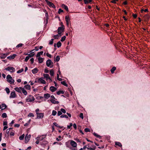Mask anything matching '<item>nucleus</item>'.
<instances>
[{"label": "nucleus", "instance_id": "2f4dec72", "mask_svg": "<svg viewBox=\"0 0 150 150\" xmlns=\"http://www.w3.org/2000/svg\"><path fill=\"white\" fill-rule=\"evenodd\" d=\"M1 116L3 118H4L6 117L7 115L6 113H4L2 114Z\"/></svg>", "mask_w": 150, "mask_h": 150}, {"label": "nucleus", "instance_id": "9d476101", "mask_svg": "<svg viewBox=\"0 0 150 150\" xmlns=\"http://www.w3.org/2000/svg\"><path fill=\"white\" fill-rule=\"evenodd\" d=\"M46 136V135H42V137L41 136H39L36 138V139H37V140L42 141L44 139Z\"/></svg>", "mask_w": 150, "mask_h": 150}, {"label": "nucleus", "instance_id": "4c0bfd02", "mask_svg": "<svg viewBox=\"0 0 150 150\" xmlns=\"http://www.w3.org/2000/svg\"><path fill=\"white\" fill-rule=\"evenodd\" d=\"M60 59V57L59 56H57L55 59L54 60L55 61H56L58 62Z\"/></svg>", "mask_w": 150, "mask_h": 150}, {"label": "nucleus", "instance_id": "de8ad7c7", "mask_svg": "<svg viewBox=\"0 0 150 150\" xmlns=\"http://www.w3.org/2000/svg\"><path fill=\"white\" fill-rule=\"evenodd\" d=\"M73 125V124L72 123H70L69 124V125H67V128L68 129H70L71 127Z\"/></svg>", "mask_w": 150, "mask_h": 150}, {"label": "nucleus", "instance_id": "7ed1b4c3", "mask_svg": "<svg viewBox=\"0 0 150 150\" xmlns=\"http://www.w3.org/2000/svg\"><path fill=\"white\" fill-rule=\"evenodd\" d=\"M46 64L48 67L50 68H52L53 66V63L50 59L47 60L46 62Z\"/></svg>", "mask_w": 150, "mask_h": 150}, {"label": "nucleus", "instance_id": "0eeeda50", "mask_svg": "<svg viewBox=\"0 0 150 150\" xmlns=\"http://www.w3.org/2000/svg\"><path fill=\"white\" fill-rule=\"evenodd\" d=\"M36 114L37 115V118H42L44 116V113H39L36 112Z\"/></svg>", "mask_w": 150, "mask_h": 150}, {"label": "nucleus", "instance_id": "a211bd4d", "mask_svg": "<svg viewBox=\"0 0 150 150\" xmlns=\"http://www.w3.org/2000/svg\"><path fill=\"white\" fill-rule=\"evenodd\" d=\"M62 8H64L67 11H68V8L67 6L64 5V4H62Z\"/></svg>", "mask_w": 150, "mask_h": 150}, {"label": "nucleus", "instance_id": "052dcab7", "mask_svg": "<svg viewBox=\"0 0 150 150\" xmlns=\"http://www.w3.org/2000/svg\"><path fill=\"white\" fill-rule=\"evenodd\" d=\"M46 55H47V56L48 57H50V58H51V57H52V56H51V55L50 54H49V53H47L46 54Z\"/></svg>", "mask_w": 150, "mask_h": 150}, {"label": "nucleus", "instance_id": "c03bdc74", "mask_svg": "<svg viewBox=\"0 0 150 150\" xmlns=\"http://www.w3.org/2000/svg\"><path fill=\"white\" fill-rule=\"evenodd\" d=\"M93 135L98 138H100L101 137L99 135H98L97 134L94 132L93 133Z\"/></svg>", "mask_w": 150, "mask_h": 150}, {"label": "nucleus", "instance_id": "1a4fd4ad", "mask_svg": "<svg viewBox=\"0 0 150 150\" xmlns=\"http://www.w3.org/2000/svg\"><path fill=\"white\" fill-rule=\"evenodd\" d=\"M31 137V135L30 134L28 135H26L25 137V143H27L30 140Z\"/></svg>", "mask_w": 150, "mask_h": 150}, {"label": "nucleus", "instance_id": "a18cd8bd", "mask_svg": "<svg viewBox=\"0 0 150 150\" xmlns=\"http://www.w3.org/2000/svg\"><path fill=\"white\" fill-rule=\"evenodd\" d=\"M34 116L33 114L32 113H29L28 115V116L29 117H34Z\"/></svg>", "mask_w": 150, "mask_h": 150}, {"label": "nucleus", "instance_id": "c85d7f7f", "mask_svg": "<svg viewBox=\"0 0 150 150\" xmlns=\"http://www.w3.org/2000/svg\"><path fill=\"white\" fill-rule=\"evenodd\" d=\"M115 144L117 146H122V145L121 143L119 142H116Z\"/></svg>", "mask_w": 150, "mask_h": 150}, {"label": "nucleus", "instance_id": "0e129e2a", "mask_svg": "<svg viewBox=\"0 0 150 150\" xmlns=\"http://www.w3.org/2000/svg\"><path fill=\"white\" fill-rule=\"evenodd\" d=\"M20 126V125L19 124H15V125H14V126L15 127H19Z\"/></svg>", "mask_w": 150, "mask_h": 150}, {"label": "nucleus", "instance_id": "412c9836", "mask_svg": "<svg viewBox=\"0 0 150 150\" xmlns=\"http://www.w3.org/2000/svg\"><path fill=\"white\" fill-rule=\"evenodd\" d=\"M65 19L66 22H70V18L69 16H66L65 17Z\"/></svg>", "mask_w": 150, "mask_h": 150}, {"label": "nucleus", "instance_id": "c756f323", "mask_svg": "<svg viewBox=\"0 0 150 150\" xmlns=\"http://www.w3.org/2000/svg\"><path fill=\"white\" fill-rule=\"evenodd\" d=\"M144 17L145 18V19L146 20H148L149 19V16L148 15H147V14H146L144 16Z\"/></svg>", "mask_w": 150, "mask_h": 150}, {"label": "nucleus", "instance_id": "39448f33", "mask_svg": "<svg viewBox=\"0 0 150 150\" xmlns=\"http://www.w3.org/2000/svg\"><path fill=\"white\" fill-rule=\"evenodd\" d=\"M64 28L63 26L59 27L58 29V34L59 35H62V33L64 32Z\"/></svg>", "mask_w": 150, "mask_h": 150}, {"label": "nucleus", "instance_id": "6ab92c4d", "mask_svg": "<svg viewBox=\"0 0 150 150\" xmlns=\"http://www.w3.org/2000/svg\"><path fill=\"white\" fill-rule=\"evenodd\" d=\"M50 96V95L48 93H45L44 94V97L46 99H48Z\"/></svg>", "mask_w": 150, "mask_h": 150}, {"label": "nucleus", "instance_id": "ddd939ff", "mask_svg": "<svg viewBox=\"0 0 150 150\" xmlns=\"http://www.w3.org/2000/svg\"><path fill=\"white\" fill-rule=\"evenodd\" d=\"M70 144L73 147H76L77 146L76 143L73 140H71L70 142Z\"/></svg>", "mask_w": 150, "mask_h": 150}, {"label": "nucleus", "instance_id": "37998d69", "mask_svg": "<svg viewBox=\"0 0 150 150\" xmlns=\"http://www.w3.org/2000/svg\"><path fill=\"white\" fill-rule=\"evenodd\" d=\"M57 113V112L56 111L53 110L52 112V115L53 116H55L56 115Z\"/></svg>", "mask_w": 150, "mask_h": 150}, {"label": "nucleus", "instance_id": "864d4df0", "mask_svg": "<svg viewBox=\"0 0 150 150\" xmlns=\"http://www.w3.org/2000/svg\"><path fill=\"white\" fill-rule=\"evenodd\" d=\"M63 12V10H62L60 8L59 9V10L58 11V13L59 14H60L61 13Z\"/></svg>", "mask_w": 150, "mask_h": 150}, {"label": "nucleus", "instance_id": "3c124183", "mask_svg": "<svg viewBox=\"0 0 150 150\" xmlns=\"http://www.w3.org/2000/svg\"><path fill=\"white\" fill-rule=\"evenodd\" d=\"M79 117L82 118V119H83V114L82 113H80L79 115Z\"/></svg>", "mask_w": 150, "mask_h": 150}, {"label": "nucleus", "instance_id": "338daca9", "mask_svg": "<svg viewBox=\"0 0 150 150\" xmlns=\"http://www.w3.org/2000/svg\"><path fill=\"white\" fill-rule=\"evenodd\" d=\"M85 4H88V1L87 0H83Z\"/></svg>", "mask_w": 150, "mask_h": 150}, {"label": "nucleus", "instance_id": "f704fd0d", "mask_svg": "<svg viewBox=\"0 0 150 150\" xmlns=\"http://www.w3.org/2000/svg\"><path fill=\"white\" fill-rule=\"evenodd\" d=\"M60 118H68V117L66 115L64 114V115H61L60 116Z\"/></svg>", "mask_w": 150, "mask_h": 150}, {"label": "nucleus", "instance_id": "dca6fc26", "mask_svg": "<svg viewBox=\"0 0 150 150\" xmlns=\"http://www.w3.org/2000/svg\"><path fill=\"white\" fill-rule=\"evenodd\" d=\"M38 69L37 68H35L32 70V72L33 74H35L38 72Z\"/></svg>", "mask_w": 150, "mask_h": 150}, {"label": "nucleus", "instance_id": "58836bf2", "mask_svg": "<svg viewBox=\"0 0 150 150\" xmlns=\"http://www.w3.org/2000/svg\"><path fill=\"white\" fill-rule=\"evenodd\" d=\"M5 90L6 91V93L8 94H9V93H10V90L9 88H6Z\"/></svg>", "mask_w": 150, "mask_h": 150}, {"label": "nucleus", "instance_id": "f3484780", "mask_svg": "<svg viewBox=\"0 0 150 150\" xmlns=\"http://www.w3.org/2000/svg\"><path fill=\"white\" fill-rule=\"evenodd\" d=\"M45 16H46V24H47L48 22V13L46 12L45 13Z\"/></svg>", "mask_w": 150, "mask_h": 150}, {"label": "nucleus", "instance_id": "473e14b6", "mask_svg": "<svg viewBox=\"0 0 150 150\" xmlns=\"http://www.w3.org/2000/svg\"><path fill=\"white\" fill-rule=\"evenodd\" d=\"M7 107L6 105L5 104H3L2 105V110H3L6 108Z\"/></svg>", "mask_w": 150, "mask_h": 150}, {"label": "nucleus", "instance_id": "7c9ffc66", "mask_svg": "<svg viewBox=\"0 0 150 150\" xmlns=\"http://www.w3.org/2000/svg\"><path fill=\"white\" fill-rule=\"evenodd\" d=\"M28 56L29 57H33V56L34 55V54H33V52H32V53H31L30 54H28Z\"/></svg>", "mask_w": 150, "mask_h": 150}, {"label": "nucleus", "instance_id": "6e6552de", "mask_svg": "<svg viewBox=\"0 0 150 150\" xmlns=\"http://www.w3.org/2000/svg\"><path fill=\"white\" fill-rule=\"evenodd\" d=\"M38 82L42 84H45L46 83L45 81L42 78H40L38 79Z\"/></svg>", "mask_w": 150, "mask_h": 150}, {"label": "nucleus", "instance_id": "5fc2aeb1", "mask_svg": "<svg viewBox=\"0 0 150 150\" xmlns=\"http://www.w3.org/2000/svg\"><path fill=\"white\" fill-rule=\"evenodd\" d=\"M29 59V57L28 56H27L25 57V62H27L28 60Z\"/></svg>", "mask_w": 150, "mask_h": 150}, {"label": "nucleus", "instance_id": "5701e85b", "mask_svg": "<svg viewBox=\"0 0 150 150\" xmlns=\"http://www.w3.org/2000/svg\"><path fill=\"white\" fill-rule=\"evenodd\" d=\"M62 35H59L58 34L57 35H54V38L55 39H58L59 37H60Z\"/></svg>", "mask_w": 150, "mask_h": 150}, {"label": "nucleus", "instance_id": "72a5a7b5", "mask_svg": "<svg viewBox=\"0 0 150 150\" xmlns=\"http://www.w3.org/2000/svg\"><path fill=\"white\" fill-rule=\"evenodd\" d=\"M50 74L51 76H53L54 74V71L53 69H51L50 71Z\"/></svg>", "mask_w": 150, "mask_h": 150}, {"label": "nucleus", "instance_id": "774afa93", "mask_svg": "<svg viewBox=\"0 0 150 150\" xmlns=\"http://www.w3.org/2000/svg\"><path fill=\"white\" fill-rule=\"evenodd\" d=\"M45 72V73H48L49 72V71L47 69H45L44 71Z\"/></svg>", "mask_w": 150, "mask_h": 150}, {"label": "nucleus", "instance_id": "aec40b11", "mask_svg": "<svg viewBox=\"0 0 150 150\" xmlns=\"http://www.w3.org/2000/svg\"><path fill=\"white\" fill-rule=\"evenodd\" d=\"M50 101L53 104H58L59 103V102L55 100L54 99L50 100Z\"/></svg>", "mask_w": 150, "mask_h": 150}, {"label": "nucleus", "instance_id": "ea45409f", "mask_svg": "<svg viewBox=\"0 0 150 150\" xmlns=\"http://www.w3.org/2000/svg\"><path fill=\"white\" fill-rule=\"evenodd\" d=\"M57 46L58 47H59L61 46L62 44L60 41H59L57 43Z\"/></svg>", "mask_w": 150, "mask_h": 150}, {"label": "nucleus", "instance_id": "49530a36", "mask_svg": "<svg viewBox=\"0 0 150 150\" xmlns=\"http://www.w3.org/2000/svg\"><path fill=\"white\" fill-rule=\"evenodd\" d=\"M61 112H63V113H66V111L65 109L63 108H61L60 110Z\"/></svg>", "mask_w": 150, "mask_h": 150}, {"label": "nucleus", "instance_id": "20e7f679", "mask_svg": "<svg viewBox=\"0 0 150 150\" xmlns=\"http://www.w3.org/2000/svg\"><path fill=\"white\" fill-rule=\"evenodd\" d=\"M5 69L11 73L14 72L15 71V69L14 67H8L5 68Z\"/></svg>", "mask_w": 150, "mask_h": 150}, {"label": "nucleus", "instance_id": "bf43d9fd", "mask_svg": "<svg viewBox=\"0 0 150 150\" xmlns=\"http://www.w3.org/2000/svg\"><path fill=\"white\" fill-rule=\"evenodd\" d=\"M9 131H10L9 130H8V129H7V130H6V134H5V136L6 135V134H7V135H8V134L9 133Z\"/></svg>", "mask_w": 150, "mask_h": 150}, {"label": "nucleus", "instance_id": "4be33fe9", "mask_svg": "<svg viewBox=\"0 0 150 150\" xmlns=\"http://www.w3.org/2000/svg\"><path fill=\"white\" fill-rule=\"evenodd\" d=\"M24 88L26 89L29 90L30 89V86L29 84H27L24 86Z\"/></svg>", "mask_w": 150, "mask_h": 150}, {"label": "nucleus", "instance_id": "6e6d98bb", "mask_svg": "<svg viewBox=\"0 0 150 150\" xmlns=\"http://www.w3.org/2000/svg\"><path fill=\"white\" fill-rule=\"evenodd\" d=\"M62 114V113L61 112V111H59L58 112L57 115L58 116H60V115H61Z\"/></svg>", "mask_w": 150, "mask_h": 150}, {"label": "nucleus", "instance_id": "b1692460", "mask_svg": "<svg viewBox=\"0 0 150 150\" xmlns=\"http://www.w3.org/2000/svg\"><path fill=\"white\" fill-rule=\"evenodd\" d=\"M48 4L50 6H52L53 8H55V6L52 3L50 2H49Z\"/></svg>", "mask_w": 150, "mask_h": 150}, {"label": "nucleus", "instance_id": "393cba45", "mask_svg": "<svg viewBox=\"0 0 150 150\" xmlns=\"http://www.w3.org/2000/svg\"><path fill=\"white\" fill-rule=\"evenodd\" d=\"M43 53V51H41L38 52L36 55V57H40L41 55Z\"/></svg>", "mask_w": 150, "mask_h": 150}, {"label": "nucleus", "instance_id": "69168bd1", "mask_svg": "<svg viewBox=\"0 0 150 150\" xmlns=\"http://www.w3.org/2000/svg\"><path fill=\"white\" fill-rule=\"evenodd\" d=\"M73 127L75 129H76V124L74 123L73 124Z\"/></svg>", "mask_w": 150, "mask_h": 150}, {"label": "nucleus", "instance_id": "e2e57ef3", "mask_svg": "<svg viewBox=\"0 0 150 150\" xmlns=\"http://www.w3.org/2000/svg\"><path fill=\"white\" fill-rule=\"evenodd\" d=\"M30 61H31V63L32 64H33V62H34V59L33 58H31L30 60Z\"/></svg>", "mask_w": 150, "mask_h": 150}, {"label": "nucleus", "instance_id": "8fccbe9b", "mask_svg": "<svg viewBox=\"0 0 150 150\" xmlns=\"http://www.w3.org/2000/svg\"><path fill=\"white\" fill-rule=\"evenodd\" d=\"M57 79L59 81H61L62 80V79L59 78V75L58 74H57Z\"/></svg>", "mask_w": 150, "mask_h": 150}, {"label": "nucleus", "instance_id": "79ce46f5", "mask_svg": "<svg viewBox=\"0 0 150 150\" xmlns=\"http://www.w3.org/2000/svg\"><path fill=\"white\" fill-rule=\"evenodd\" d=\"M23 71V68L17 71V73L18 74L20 73Z\"/></svg>", "mask_w": 150, "mask_h": 150}, {"label": "nucleus", "instance_id": "4468645a", "mask_svg": "<svg viewBox=\"0 0 150 150\" xmlns=\"http://www.w3.org/2000/svg\"><path fill=\"white\" fill-rule=\"evenodd\" d=\"M16 54H13L12 55H11L8 57L7 58L9 59L10 60H11L15 58L16 56Z\"/></svg>", "mask_w": 150, "mask_h": 150}, {"label": "nucleus", "instance_id": "13d9d810", "mask_svg": "<svg viewBox=\"0 0 150 150\" xmlns=\"http://www.w3.org/2000/svg\"><path fill=\"white\" fill-rule=\"evenodd\" d=\"M148 11V9H146L145 10L143 9L141 10V12H142V13L143 11H144L145 12H146Z\"/></svg>", "mask_w": 150, "mask_h": 150}, {"label": "nucleus", "instance_id": "f03ea898", "mask_svg": "<svg viewBox=\"0 0 150 150\" xmlns=\"http://www.w3.org/2000/svg\"><path fill=\"white\" fill-rule=\"evenodd\" d=\"M6 79L7 82L10 84H11L14 83L15 81L13 79L11 76L10 75H8L6 76Z\"/></svg>", "mask_w": 150, "mask_h": 150}, {"label": "nucleus", "instance_id": "2eb2a0df", "mask_svg": "<svg viewBox=\"0 0 150 150\" xmlns=\"http://www.w3.org/2000/svg\"><path fill=\"white\" fill-rule=\"evenodd\" d=\"M50 91L52 92H53L56 91L57 88L54 87V86H51L50 88Z\"/></svg>", "mask_w": 150, "mask_h": 150}, {"label": "nucleus", "instance_id": "09e8293b", "mask_svg": "<svg viewBox=\"0 0 150 150\" xmlns=\"http://www.w3.org/2000/svg\"><path fill=\"white\" fill-rule=\"evenodd\" d=\"M53 39H52L50 41L49 44L50 45H52L53 42Z\"/></svg>", "mask_w": 150, "mask_h": 150}, {"label": "nucleus", "instance_id": "c9c22d12", "mask_svg": "<svg viewBox=\"0 0 150 150\" xmlns=\"http://www.w3.org/2000/svg\"><path fill=\"white\" fill-rule=\"evenodd\" d=\"M25 135L24 134H23L21 136H20L19 137V139L20 140H23L24 139V137Z\"/></svg>", "mask_w": 150, "mask_h": 150}, {"label": "nucleus", "instance_id": "9b49d317", "mask_svg": "<svg viewBox=\"0 0 150 150\" xmlns=\"http://www.w3.org/2000/svg\"><path fill=\"white\" fill-rule=\"evenodd\" d=\"M43 75L44 77L47 80L49 79L50 81H52L51 79H50V77H49V74H44Z\"/></svg>", "mask_w": 150, "mask_h": 150}, {"label": "nucleus", "instance_id": "e433bc0d", "mask_svg": "<svg viewBox=\"0 0 150 150\" xmlns=\"http://www.w3.org/2000/svg\"><path fill=\"white\" fill-rule=\"evenodd\" d=\"M61 83L66 86L67 87L68 86L67 84L66 83L65 81H62Z\"/></svg>", "mask_w": 150, "mask_h": 150}, {"label": "nucleus", "instance_id": "4d7b16f0", "mask_svg": "<svg viewBox=\"0 0 150 150\" xmlns=\"http://www.w3.org/2000/svg\"><path fill=\"white\" fill-rule=\"evenodd\" d=\"M22 45H23V44H22L20 43V44H18V45H17L16 46V47H21L22 46Z\"/></svg>", "mask_w": 150, "mask_h": 150}, {"label": "nucleus", "instance_id": "680f3d73", "mask_svg": "<svg viewBox=\"0 0 150 150\" xmlns=\"http://www.w3.org/2000/svg\"><path fill=\"white\" fill-rule=\"evenodd\" d=\"M53 124L54 125L56 126L57 127H60L59 126V125L56 122H54L53 123Z\"/></svg>", "mask_w": 150, "mask_h": 150}, {"label": "nucleus", "instance_id": "f257e3e1", "mask_svg": "<svg viewBox=\"0 0 150 150\" xmlns=\"http://www.w3.org/2000/svg\"><path fill=\"white\" fill-rule=\"evenodd\" d=\"M14 89L18 93H21V92H22L25 95H26L27 94V92L22 87H16Z\"/></svg>", "mask_w": 150, "mask_h": 150}, {"label": "nucleus", "instance_id": "a19ab883", "mask_svg": "<svg viewBox=\"0 0 150 150\" xmlns=\"http://www.w3.org/2000/svg\"><path fill=\"white\" fill-rule=\"evenodd\" d=\"M66 38V37L65 36H63L62 38L61 39V42H63L65 40Z\"/></svg>", "mask_w": 150, "mask_h": 150}, {"label": "nucleus", "instance_id": "f8f14e48", "mask_svg": "<svg viewBox=\"0 0 150 150\" xmlns=\"http://www.w3.org/2000/svg\"><path fill=\"white\" fill-rule=\"evenodd\" d=\"M16 95L14 91L12 92L10 94V98H14L16 97Z\"/></svg>", "mask_w": 150, "mask_h": 150}, {"label": "nucleus", "instance_id": "a878e982", "mask_svg": "<svg viewBox=\"0 0 150 150\" xmlns=\"http://www.w3.org/2000/svg\"><path fill=\"white\" fill-rule=\"evenodd\" d=\"M116 67H113L110 70L112 74L114 73V71L116 70Z\"/></svg>", "mask_w": 150, "mask_h": 150}, {"label": "nucleus", "instance_id": "603ef678", "mask_svg": "<svg viewBox=\"0 0 150 150\" xmlns=\"http://www.w3.org/2000/svg\"><path fill=\"white\" fill-rule=\"evenodd\" d=\"M85 131L86 132H88L90 131V130L88 128H86L84 129Z\"/></svg>", "mask_w": 150, "mask_h": 150}, {"label": "nucleus", "instance_id": "bb28decb", "mask_svg": "<svg viewBox=\"0 0 150 150\" xmlns=\"http://www.w3.org/2000/svg\"><path fill=\"white\" fill-rule=\"evenodd\" d=\"M43 58L41 57H39L38 58L39 62L40 63H42L43 61Z\"/></svg>", "mask_w": 150, "mask_h": 150}, {"label": "nucleus", "instance_id": "423d86ee", "mask_svg": "<svg viewBox=\"0 0 150 150\" xmlns=\"http://www.w3.org/2000/svg\"><path fill=\"white\" fill-rule=\"evenodd\" d=\"M30 96V98H27L25 99L26 102H31L34 100L35 99L33 96Z\"/></svg>", "mask_w": 150, "mask_h": 150}, {"label": "nucleus", "instance_id": "cd10ccee", "mask_svg": "<svg viewBox=\"0 0 150 150\" xmlns=\"http://www.w3.org/2000/svg\"><path fill=\"white\" fill-rule=\"evenodd\" d=\"M64 92L63 91H59L57 92V94L58 95H60V94H63Z\"/></svg>", "mask_w": 150, "mask_h": 150}]
</instances>
